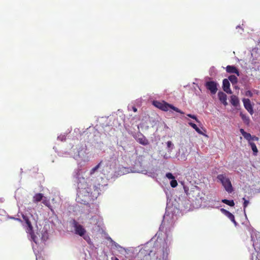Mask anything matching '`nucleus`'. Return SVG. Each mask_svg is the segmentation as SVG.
Returning <instances> with one entry per match:
<instances>
[{
    "mask_svg": "<svg viewBox=\"0 0 260 260\" xmlns=\"http://www.w3.org/2000/svg\"><path fill=\"white\" fill-rule=\"evenodd\" d=\"M245 94H246V96H250V97H251L252 96V95H253L252 93L250 90L247 91L246 92V93H245Z\"/></svg>",
    "mask_w": 260,
    "mask_h": 260,
    "instance_id": "obj_29",
    "label": "nucleus"
},
{
    "mask_svg": "<svg viewBox=\"0 0 260 260\" xmlns=\"http://www.w3.org/2000/svg\"><path fill=\"white\" fill-rule=\"evenodd\" d=\"M114 259H115V260H119V259L118 258H117V257H115V258H114Z\"/></svg>",
    "mask_w": 260,
    "mask_h": 260,
    "instance_id": "obj_34",
    "label": "nucleus"
},
{
    "mask_svg": "<svg viewBox=\"0 0 260 260\" xmlns=\"http://www.w3.org/2000/svg\"><path fill=\"white\" fill-rule=\"evenodd\" d=\"M137 160L141 164H142V163L145 161V156L143 155L138 156Z\"/></svg>",
    "mask_w": 260,
    "mask_h": 260,
    "instance_id": "obj_23",
    "label": "nucleus"
},
{
    "mask_svg": "<svg viewBox=\"0 0 260 260\" xmlns=\"http://www.w3.org/2000/svg\"><path fill=\"white\" fill-rule=\"evenodd\" d=\"M229 80L231 81L232 84H236L238 82L237 77L235 75H231L229 77Z\"/></svg>",
    "mask_w": 260,
    "mask_h": 260,
    "instance_id": "obj_16",
    "label": "nucleus"
},
{
    "mask_svg": "<svg viewBox=\"0 0 260 260\" xmlns=\"http://www.w3.org/2000/svg\"><path fill=\"white\" fill-rule=\"evenodd\" d=\"M226 71L230 74H235L237 76H240V72L239 70L234 66L228 65L226 67Z\"/></svg>",
    "mask_w": 260,
    "mask_h": 260,
    "instance_id": "obj_9",
    "label": "nucleus"
},
{
    "mask_svg": "<svg viewBox=\"0 0 260 260\" xmlns=\"http://www.w3.org/2000/svg\"><path fill=\"white\" fill-rule=\"evenodd\" d=\"M187 116L194 119L197 122H199V120L197 119V117L194 115H191L190 114H187Z\"/></svg>",
    "mask_w": 260,
    "mask_h": 260,
    "instance_id": "obj_28",
    "label": "nucleus"
},
{
    "mask_svg": "<svg viewBox=\"0 0 260 260\" xmlns=\"http://www.w3.org/2000/svg\"><path fill=\"white\" fill-rule=\"evenodd\" d=\"M43 194L41 193H36L32 198V202L34 203L37 204L38 202L42 201L44 198Z\"/></svg>",
    "mask_w": 260,
    "mask_h": 260,
    "instance_id": "obj_11",
    "label": "nucleus"
},
{
    "mask_svg": "<svg viewBox=\"0 0 260 260\" xmlns=\"http://www.w3.org/2000/svg\"><path fill=\"white\" fill-rule=\"evenodd\" d=\"M170 109H172L174 111H176V112H177L178 113H179L180 114H183L184 113L182 111H181L180 110H179L177 107H175L173 105H172L171 104H168V103L164 101V103L162 104V108H161V110L162 111H168Z\"/></svg>",
    "mask_w": 260,
    "mask_h": 260,
    "instance_id": "obj_7",
    "label": "nucleus"
},
{
    "mask_svg": "<svg viewBox=\"0 0 260 260\" xmlns=\"http://www.w3.org/2000/svg\"><path fill=\"white\" fill-rule=\"evenodd\" d=\"M72 225L74 228L76 234L81 237H83L85 235L86 232L85 229L75 219L73 220Z\"/></svg>",
    "mask_w": 260,
    "mask_h": 260,
    "instance_id": "obj_5",
    "label": "nucleus"
},
{
    "mask_svg": "<svg viewBox=\"0 0 260 260\" xmlns=\"http://www.w3.org/2000/svg\"><path fill=\"white\" fill-rule=\"evenodd\" d=\"M240 115L241 117V118L242 119V120H243V121L246 123V124H248L249 122V119L248 117H247L245 115H244V114H243L242 113H240Z\"/></svg>",
    "mask_w": 260,
    "mask_h": 260,
    "instance_id": "obj_20",
    "label": "nucleus"
},
{
    "mask_svg": "<svg viewBox=\"0 0 260 260\" xmlns=\"http://www.w3.org/2000/svg\"><path fill=\"white\" fill-rule=\"evenodd\" d=\"M243 102L245 108L249 112L251 115H252L254 112L250 100L248 99H243Z\"/></svg>",
    "mask_w": 260,
    "mask_h": 260,
    "instance_id": "obj_8",
    "label": "nucleus"
},
{
    "mask_svg": "<svg viewBox=\"0 0 260 260\" xmlns=\"http://www.w3.org/2000/svg\"><path fill=\"white\" fill-rule=\"evenodd\" d=\"M229 80L227 79H224L222 81L223 90L227 93L231 94L232 93L230 88Z\"/></svg>",
    "mask_w": 260,
    "mask_h": 260,
    "instance_id": "obj_10",
    "label": "nucleus"
},
{
    "mask_svg": "<svg viewBox=\"0 0 260 260\" xmlns=\"http://www.w3.org/2000/svg\"><path fill=\"white\" fill-rule=\"evenodd\" d=\"M184 188L185 192L186 193V194H187V190L186 189V187H184Z\"/></svg>",
    "mask_w": 260,
    "mask_h": 260,
    "instance_id": "obj_33",
    "label": "nucleus"
},
{
    "mask_svg": "<svg viewBox=\"0 0 260 260\" xmlns=\"http://www.w3.org/2000/svg\"><path fill=\"white\" fill-rule=\"evenodd\" d=\"M164 103V101L161 102L157 101H154L153 102V105L157 107V108L161 110L162 106V104Z\"/></svg>",
    "mask_w": 260,
    "mask_h": 260,
    "instance_id": "obj_19",
    "label": "nucleus"
},
{
    "mask_svg": "<svg viewBox=\"0 0 260 260\" xmlns=\"http://www.w3.org/2000/svg\"><path fill=\"white\" fill-rule=\"evenodd\" d=\"M170 185L173 188L176 187L178 185L177 181L175 179H174L171 181Z\"/></svg>",
    "mask_w": 260,
    "mask_h": 260,
    "instance_id": "obj_24",
    "label": "nucleus"
},
{
    "mask_svg": "<svg viewBox=\"0 0 260 260\" xmlns=\"http://www.w3.org/2000/svg\"><path fill=\"white\" fill-rule=\"evenodd\" d=\"M221 211L223 213H224L225 215H226V214H227V213L229 212V211H227L226 210H225V209H223V208L221 209Z\"/></svg>",
    "mask_w": 260,
    "mask_h": 260,
    "instance_id": "obj_30",
    "label": "nucleus"
},
{
    "mask_svg": "<svg viewBox=\"0 0 260 260\" xmlns=\"http://www.w3.org/2000/svg\"><path fill=\"white\" fill-rule=\"evenodd\" d=\"M231 103L234 106L237 107L239 104L238 98L235 95H232L231 97Z\"/></svg>",
    "mask_w": 260,
    "mask_h": 260,
    "instance_id": "obj_13",
    "label": "nucleus"
},
{
    "mask_svg": "<svg viewBox=\"0 0 260 260\" xmlns=\"http://www.w3.org/2000/svg\"><path fill=\"white\" fill-rule=\"evenodd\" d=\"M189 124L193 128H194L197 133H198L200 134H203L202 132L200 130V129L197 126V125L196 124H194L192 122H189Z\"/></svg>",
    "mask_w": 260,
    "mask_h": 260,
    "instance_id": "obj_18",
    "label": "nucleus"
},
{
    "mask_svg": "<svg viewBox=\"0 0 260 260\" xmlns=\"http://www.w3.org/2000/svg\"><path fill=\"white\" fill-rule=\"evenodd\" d=\"M217 83L213 81H207L205 83V87L210 90V92L215 94L217 91Z\"/></svg>",
    "mask_w": 260,
    "mask_h": 260,
    "instance_id": "obj_6",
    "label": "nucleus"
},
{
    "mask_svg": "<svg viewBox=\"0 0 260 260\" xmlns=\"http://www.w3.org/2000/svg\"><path fill=\"white\" fill-rule=\"evenodd\" d=\"M243 200L244 201L243 203V207H244V210H245V208L247 207L249 204V201L247 200L245 198H243Z\"/></svg>",
    "mask_w": 260,
    "mask_h": 260,
    "instance_id": "obj_25",
    "label": "nucleus"
},
{
    "mask_svg": "<svg viewBox=\"0 0 260 260\" xmlns=\"http://www.w3.org/2000/svg\"><path fill=\"white\" fill-rule=\"evenodd\" d=\"M102 164V161H101L98 165L93 168L90 171V175H93L95 172L100 167V166Z\"/></svg>",
    "mask_w": 260,
    "mask_h": 260,
    "instance_id": "obj_22",
    "label": "nucleus"
},
{
    "mask_svg": "<svg viewBox=\"0 0 260 260\" xmlns=\"http://www.w3.org/2000/svg\"><path fill=\"white\" fill-rule=\"evenodd\" d=\"M22 217V221H24L27 226V232L29 233L31 235V237L34 241V242L36 243H37V241L36 239V236H35L34 233L32 231V226L31 225V222L29 219V217L27 215H24L23 214H21Z\"/></svg>",
    "mask_w": 260,
    "mask_h": 260,
    "instance_id": "obj_4",
    "label": "nucleus"
},
{
    "mask_svg": "<svg viewBox=\"0 0 260 260\" xmlns=\"http://www.w3.org/2000/svg\"><path fill=\"white\" fill-rule=\"evenodd\" d=\"M226 216L235 224H236L237 222L235 219L234 215L232 214L231 212H229L227 214H226Z\"/></svg>",
    "mask_w": 260,
    "mask_h": 260,
    "instance_id": "obj_21",
    "label": "nucleus"
},
{
    "mask_svg": "<svg viewBox=\"0 0 260 260\" xmlns=\"http://www.w3.org/2000/svg\"><path fill=\"white\" fill-rule=\"evenodd\" d=\"M133 111H134L135 112H137V108H136V107H133Z\"/></svg>",
    "mask_w": 260,
    "mask_h": 260,
    "instance_id": "obj_32",
    "label": "nucleus"
},
{
    "mask_svg": "<svg viewBox=\"0 0 260 260\" xmlns=\"http://www.w3.org/2000/svg\"><path fill=\"white\" fill-rule=\"evenodd\" d=\"M167 178L169 179H175V177L173 175V174L171 173H167L166 175Z\"/></svg>",
    "mask_w": 260,
    "mask_h": 260,
    "instance_id": "obj_26",
    "label": "nucleus"
},
{
    "mask_svg": "<svg viewBox=\"0 0 260 260\" xmlns=\"http://www.w3.org/2000/svg\"><path fill=\"white\" fill-rule=\"evenodd\" d=\"M83 238L86 241H87L88 239H89V237L88 236L83 237Z\"/></svg>",
    "mask_w": 260,
    "mask_h": 260,
    "instance_id": "obj_31",
    "label": "nucleus"
},
{
    "mask_svg": "<svg viewBox=\"0 0 260 260\" xmlns=\"http://www.w3.org/2000/svg\"><path fill=\"white\" fill-rule=\"evenodd\" d=\"M221 202L231 207H233L235 205V203L233 200L223 199L221 200Z\"/></svg>",
    "mask_w": 260,
    "mask_h": 260,
    "instance_id": "obj_15",
    "label": "nucleus"
},
{
    "mask_svg": "<svg viewBox=\"0 0 260 260\" xmlns=\"http://www.w3.org/2000/svg\"><path fill=\"white\" fill-rule=\"evenodd\" d=\"M240 132L244 138L248 141V144L251 146L254 155H257L258 150L253 141H258L259 138L255 136H252L250 133L246 132L243 129L241 128Z\"/></svg>",
    "mask_w": 260,
    "mask_h": 260,
    "instance_id": "obj_2",
    "label": "nucleus"
},
{
    "mask_svg": "<svg viewBox=\"0 0 260 260\" xmlns=\"http://www.w3.org/2000/svg\"><path fill=\"white\" fill-rule=\"evenodd\" d=\"M218 96L219 100L220 102L224 105H227L226 99L227 96L223 92L220 91L218 93Z\"/></svg>",
    "mask_w": 260,
    "mask_h": 260,
    "instance_id": "obj_12",
    "label": "nucleus"
},
{
    "mask_svg": "<svg viewBox=\"0 0 260 260\" xmlns=\"http://www.w3.org/2000/svg\"><path fill=\"white\" fill-rule=\"evenodd\" d=\"M94 189L93 192L92 188H91V184H89L85 181L84 178L80 179L78 183V193L76 200L78 203L83 204H86L88 203V199L90 197H94V194H99V189L95 186L93 187Z\"/></svg>",
    "mask_w": 260,
    "mask_h": 260,
    "instance_id": "obj_1",
    "label": "nucleus"
},
{
    "mask_svg": "<svg viewBox=\"0 0 260 260\" xmlns=\"http://www.w3.org/2000/svg\"><path fill=\"white\" fill-rule=\"evenodd\" d=\"M167 147L169 149H172L173 147V144H172V143L171 141H169L167 142Z\"/></svg>",
    "mask_w": 260,
    "mask_h": 260,
    "instance_id": "obj_27",
    "label": "nucleus"
},
{
    "mask_svg": "<svg viewBox=\"0 0 260 260\" xmlns=\"http://www.w3.org/2000/svg\"><path fill=\"white\" fill-rule=\"evenodd\" d=\"M138 141L139 143L145 146L149 144L148 140L144 136H142L141 138H138Z\"/></svg>",
    "mask_w": 260,
    "mask_h": 260,
    "instance_id": "obj_14",
    "label": "nucleus"
},
{
    "mask_svg": "<svg viewBox=\"0 0 260 260\" xmlns=\"http://www.w3.org/2000/svg\"><path fill=\"white\" fill-rule=\"evenodd\" d=\"M42 203L46 206L48 207L51 210H52V207L51 206L50 202L49 200H47L46 197H44V198L42 200Z\"/></svg>",
    "mask_w": 260,
    "mask_h": 260,
    "instance_id": "obj_17",
    "label": "nucleus"
},
{
    "mask_svg": "<svg viewBox=\"0 0 260 260\" xmlns=\"http://www.w3.org/2000/svg\"><path fill=\"white\" fill-rule=\"evenodd\" d=\"M217 178L221 183L225 190L228 193H232L234 189L231 182L229 178L226 177L225 175L219 174L217 176Z\"/></svg>",
    "mask_w": 260,
    "mask_h": 260,
    "instance_id": "obj_3",
    "label": "nucleus"
}]
</instances>
